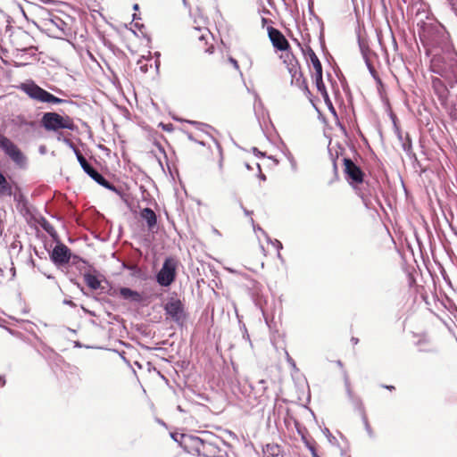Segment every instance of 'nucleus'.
<instances>
[{
  "instance_id": "nucleus-1",
  "label": "nucleus",
  "mask_w": 457,
  "mask_h": 457,
  "mask_svg": "<svg viewBox=\"0 0 457 457\" xmlns=\"http://www.w3.org/2000/svg\"><path fill=\"white\" fill-rule=\"evenodd\" d=\"M191 444L194 451L202 457H227L223 450L206 438L192 437Z\"/></svg>"
},
{
  "instance_id": "nucleus-2",
  "label": "nucleus",
  "mask_w": 457,
  "mask_h": 457,
  "mask_svg": "<svg viewBox=\"0 0 457 457\" xmlns=\"http://www.w3.org/2000/svg\"><path fill=\"white\" fill-rule=\"evenodd\" d=\"M66 142H68L71 145V146L73 148L76 157H77L81 168L92 179H94L96 183H98L102 187H104L112 192H115L117 194H120L119 189H117L113 185H112L109 181H107L100 173H98L94 168L91 167V165L87 162L86 158L81 154L79 150H78L77 148H75L73 146L72 143H71L69 140H66Z\"/></svg>"
},
{
  "instance_id": "nucleus-3",
  "label": "nucleus",
  "mask_w": 457,
  "mask_h": 457,
  "mask_svg": "<svg viewBox=\"0 0 457 457\" xmlns=\"http://www.w3.org/2000/svg\"><path fill=\"white\" fill-rule=\"evenodd\" d=\"M0 148L17 166L20 168L26 167V155L10 138L2 133H0Z\"/></svg>"
},
{
  "instance_id": "nucleus-4",
  "label": "nucleus",
  "mask_w": 457,
  "mask_h": 457,
  "mask_svg": "<svg viewBox=\"0 0 457 457\" xmlns=\"http://www.w3.org/2000/svg\"><path fill=\"white\" fill-rule=\"evenodd\" d=\"M21 88L30 98L41 103L61 104L65 102V100L54 96L34 82L23 83L21 84Z\"/></svg>"
},
{
  "instance_id": "nucleus-5",
  "label": "nucleus",
  "mask_w": 457,
  "mask_h": 457,
  "mask_svg": "<svg viewBox=\"0 0 457 457\" xmlns=\"http://www.w3.org/2000/svg\"><path fill=\"white\" fill-rule=\"evenodd\" d=\"M42 123L46 130H58L60 129H74V123L70 117H62L56 112H46L42 118Z\"/></svg>"
},
{
  "instance_id": "nucleus-6",
  "label": "nucleus",
  "mask_w": 457,
  "mask_h": 457,
  "mask_svg": "<svg viewBox=\"0 0 457 457\" xmlns=\"http://www.w3.org/2000/svg\"><path fill=\"white\" fill-rule=\"evenodd\" d=\"M177 262L173 258H166L156 275V281L162 287H169L176 278Z\"/></svg>"
},
{
  "instance_id": "nucleus-7",
  "label": "nucleus",
  "mask_w": 457,
  "mask_h": 457,
  "mask_svg": "<svg viewBox=\"0 0 457 457\" xmlns=\"http://www.w3.org/2000/svg\"><path fill=\"white\" fill-rule=\"evenodd\" d=\"M250 387L251 391L246 396V402L249 405L265 404L269 401L270 395L264 379H261L256 386Z\"/></svg>"
},
{
  "instance_id": "nucleus-8",
  "label": "nucleus",
  "mask_w": 457,
  "mask_h": 457,
  "mask_svg": "<svg viewBox=\"0 0 457 457\" xmlns=\"http://www.w3.org/2000/svg\"><path fill=\"white\" fill-rule=\"evenodd\" d=\"M344 171L351 186L356 187L363 182V172L351 159H344Z\"/></svg>"
},
{
  "instance_id": "nucleus-9",
  "label": "nucleus",
  "mask_w": 457,
  "mask_h": 457,
  "mask_svg": "<svg viewBox=\"0 0 457 457\" xmlns=\"http://www.w3.org/2000/svg\"><path fill=\"white\" fill-rule=\"evenodd\" d=\"M47 17L43 18L44 26L56 37L66 35L67 24L60 17L46 13Z\"/></svg>"
},
{
  "instance_id": "nucleus-10",
  "label": "nucleus",
  "mask_w": 457,
  "mask_h": 457,
  "mask_svg": "<svg viewBox=\"0 0 457 457\" xmlns=\"http://www.w3.org/2000/svg\"><path fill=\"white\" fill-rule=\"evenodd\" d=\"M71 250L64 244H57L50 253V259L55 265H63L70 262Z\"/></svg>"
},
{
  "instance_id": "nucleus-11",
  "label": "nucleus",
  "mask_w": 457,
  "mask_h": 457,
  "mask_svg": "<svg viewBox=\"0 0 457 457\" xmlns=\"http://www.w3.org/2000/svg\"><path fill=\"white\" fill-rule=\"evenodd\" d=\"M164 311L174 321H179L184 317V306L178 298H170L164 305Z\"/></svg>"
},
{
  "instance_id": "nucleus-12",
  "label": "nucleus",
  "mask_w": 457,
  "mask_h": 457,
  "mask_svg": "<svg viewBox=\"0 0 457 457\" xmlns=\"http://www.w3.org/2000/svg\"><path fill=\"white\" fill-rule=\"evenodd\" d=\"M287 71L291 76V85L297 87L305 94L309 95L310 90L301 71L300 64L295 65L292 68L287 69Z\"/></svg>"
},
{
  "instance_id": "nucleus-13",
  "label": "nucleus",
  "mask_w": 457,
  "mask_h": 457,
  "mask_svg": "<svg viewBox=\"0 0 457 457\" xmlns=\"http://www.w3.org/2000/svg\"><path fill=\"white\" fill-rule=\"evenodd\" d=\"M269 37L275 48L280 51H286L289 48V43L284 35L277 29L270 27L268 29Z\"/></svg>"
},
{
  "instance_id": "nucleus-14",
  "label": "nucleus",
  "mask_w": 457,
  "mask_h": 457,
  "mask_svg": "<svg viewBox=\"0 0 457 457\" xmlns=\"http://www.w3.org/2000/svg\"><path fill=\"white\" fill-rule=\"evenodd\" d=\"M314 80H315V84H316V87H317L318 91L321 94V96L324 98L325 102L329 104L330 110L334 113H336L335 109H334V107H333V105H332V104L330 102L328 91L326 89V86H325V84L323 82L322 72L314 73Z\"/></svg>"
},
{
  "instance_id": "nucleus-15",
  "label": "nucleus",
  "mask_w": 457,
  "mask_h": 457,
  "mask_svg": "<svg viewBox=\"0 0 457 457\" xmlns=\"http://www.w3.org/2000/svg\"><path fill=\"white\" fill-rule=\"evenodd\" d=\"M303 52L307 62L312 63L313 66L315 73L322 72V65L314 51L310 46H307Z\"/></svg>"
},
{
  "instance_id": "nucleus-16",
  "label": "nucleus",
  "mask_w": 457,
  "mask_h": 457,
  "mask_svg": "<svg viewBox=\"0 0 457 457\" xmlns=\"http://www.w3.org/2000/svg\"><path fill=\"white\" fill-rule=\"evenodd\" d=\"M140 217L145 220L149 230H153L155 228L157 224V217L152 209L146 207L141 210Z\"/></svg>"
},
{
  "instance_id": "nucleus-17",
  "label": "nucleus",
  "mask_w": 457,
  "mask_h": 457,
  "mask_svg": "<svg viewBox=\"0 0 457 457\" xmlns=\"http://www.w3.org/2000/svg\"><path fill=\"white\" fill-rule=\"evenodd\" d=\"M119 294L123 299L129 300L133 303H141L143 300V297L139 292L132 290L129 287H120L119 289Z\"/></svg>"
},
{
  "instance_id": "nucleus-18",
  "label": "nucleus",
  "mask_w": 457,
  "mask_h": 457,
  "mask_svg": "<svg viewBox=\"0 0 457 457\" xmlns=\"http://www.w3.org/2000/svg\"><path fill=\"white\" fill-rule=\"evenodd\" d=\"M191 37L197 38L199 41V47H204L207 45V40L211 37L210 31L207 29L194 28L191 32Z\"/></svg>"
},
{
  "instance_id": "nucleus-19",
  "label": "nucleus",
  "mask_w": 457,
  "mask_h": 457,
  "mask_svg": "<svg viewBox=\"0 0 457 457\" xmlns=\"http://www.w3.org/2000/svg\"><path fill=\"white\" fill-rule=\"evenodd\" d=\"M15 187H17L15 186ZM13 185L7 181L6 178L0 172V197L12 196L13 195Z\"/></svg>"
},
{
  "instance_id": "nucleus-20",
  "label": "nucleus",
  "mask_w": 457,
  "mask_h": 457,
  "mask_svg": "<svg viewBox=\"0 0 457 457\" xmlns=\"http://www.w3.org/2000/svg\"><path fill=\"white\" fill-rule=\"evenodd\" d=\"M263 457H284V454L278 445L269 444L263 449Z\"/></svg>"
},
{
  "instance_id": "nucleus-21",
  "label": "nucleus",
  "mask_w": 457,
  "mask_h": 457,
  "mask_svg": "<svg viewBox=\"0 0 457 457\" xmlns=\"http://www.w3.org/2000/svg\"><path fill=\"white\" fill-rule=\"evenodd\" d=\"M281 59L283 60V62L287 66V69L292 68L295 65L299 64L297 59L293 54L291 51H289V48L281 54Z\"/></svg>"
},
{
  "instance_id": "nucleus-22",
  "label": "nucleus",
  "mask_w": 457,
  "mask_h": 457,
  "mask_svg": "<svg viewBox=\"0 0 457 457\" xmlns=\"http://www.w3.org/2000/svg\"><path fill=\"white\" fill-rule=\"evenodd\" d=\"M83 277L88 287H90L93 290H97L100 288L101 281L98 279L96 276L91 273H85Z\"/></svg>"
},
{
  "instance_id": "nucleus-23",
  "label": "nucleus",
  "mask_w": 457,
  "mask_h": 457,
  "mask_svg": "<svg viewBox=\"0 0 457 457\" xmlns=\"http://www.w3.org/2000/svg\"><path fill=\"white\" fill-rule=\"evenodd\" d=\"M40 225L43 228V229L46 232H47L51 237H56V230L47 220L44 219L42 222H40Z\"/></svg>"
},
{
  "instance_id": "nucleus-24",
  "label": "nucleus",
  "mask_w": 457,
  "mask_h": 457,
  "mask_svg": "<svg viewBox=\"0 0 457 457\" xmlns=\"http://www.w3.org/2000/svg\"><path fill=\"white\" fill-rule=\"evenodd\" d=\"M228 62L233 65V67L238 71L239 70V65H238V62L236 59H234L233 57H229L228 58Z\"/></svg>"
},
{
  "instance_id": "nucleus-25",
  "label": "nucleus",
  "mask_w": 457,
  "mask_h": 457,
  "mask_svg": "<svg viewBox=\"0 0 457 457\" xmlns=\"http://www.w3.org/2000/svg\"><path fill=\"white\" fill-rule=\"evenodd\" d=\"M269 241H270V243L279 251L280 249H282V244L280 241L275 239L274 241H271L270 239H269Z\"/></svg>"
},
{
  "instance_id": "nucleus-26",
  "label": "nucleus",
  "mask_w": 457,
  "mask_h": 457,
  "mask_svg": "<svg viewBox=\"0 0 457 457\" xmlns=\"http://www.w3.org/2000/svg\"><path fill=\"white\" fill-rule=\"evenodd\" d=\"M286 356H287V362L294 368L295 369V362L294 361V360L291 358V356L289 355V353L287 352H286Z\"/></svg>"
},
{
  "instance_id": "nucleus-27",
  "label": "nucleus",
  "mask_w": 457,
  "mask_h": 457,
  "mask_svg": "<svg viewBox=\"0 0 457 457\" xmlns=\"http://www.w3.org/2000/svg\"><path fill=\"white\" fill-rule=\"evenodd\" d=\"M213 48H214V47H213V46L212 45V46H210L209 47L204 48V52L209 53V54H212V51H213Z\"/></svg>"
},
{
  "instance_id": "nucleus-28",
  "label": "nucleus",
  "mask_w": 457,
  "mask_h": 457,
  "mask_svg": "<svg viewBox=\"0 0 457 457\" xmlns=\"http://www.w3.org/2000/svg\"><path fill=\"white\" fill-rule=\"evenodd\" d=\"M253 151L254 154H256V155H263L262 153L258 151V149L255 147L253 149Z\"/></svg>"
},
{
  "instance_id": "nucleus-29",
  "label": "nucleus",
  "mask_w": 457,
  "mask_h": 457,
  "mask_svg": "<svg viewBox=\"0 0 457 457\" xmlns=\"http://www.w3.org/2000/svg\"><path fill=\"white\" fill-rule=\"evenodd\" d=\"M129 269L132 270V271H138V269L137 266H130Z\"/></svg>"
},
{
  "instance_id": "nucleus-30",
  "label": "nucleus",
  "mask_w": 457,
  "mask_h": 457,
  "mask_svg": "<svg viewBox=\"0 0 457 457\" xmlns=\"http://www.w3.org/2000/svg\"><path fill=\"white\" fill-rule=\"evenodd\" d=\"M352 342H353V345H357L359 340H358V338L353 337L352 338Z\"/></svg>"
},
{
  "instance_id": "nucleus-31",
  "label": "nucleus",
  "mask_w": 457,
  "mask_h": 457,
  "mask_svg": "<svg viewBox=\"0 0 457 457\" xmlns=\"http://www.w3.org/2000/svg\"><path fill=\"white\" fill-rule=\"evenodd\" d=\"M4 383H5V380L2 377H0V386H3L4 385Z\"/></svg>"
},
{
  "instance_id": "nucleus-32",
  "label": "nucleus",
  "mask_w": 457,
  "mask_h": 457,
  "mask_svg": "<svg viewBox=\"0 0 457 457\" xmlns=\"http://www.w3.org/2000/svg\"><path fill=\"white\" fill-rule=\"evenodd\" d=\"M140 69H141V71L143 72H146L147 71V68L145 66H141Z\"/></svg>"
},
{
  "instance_id": "nucleus-33",
  "label": "nucleus",
  "mask_w": 457,
  "mask_h": 457,
  "mask_svg": "<svg viewBox=\"0 0 457 457\" xmlns=\"http://www.w3.org/2000/svg\"><path fill=\"white\" fill-rule=\"evenodd\" d=\"M385 387H386V389H389V390H392V389H394V388H395L393 386H385Z\"/></svg>"
},
{
  "instance_id": "nucleus-34",
  "label": "nucleus",
  "mask_w": 457,
  "mask_h": 457,
  "mask_svg": "<svg viewBox=\"0 0 457 457\" xmlns=\"http://www.w3.org/2000/svg\"><path fill=\"white\" fill-rule=\"evenodd\" d=\"M244 212H245V213L246 215H250V214L252 213V212H249V211H247V210H245V209L244 210Z\"/></svg>"
},
{
  "instance_id": "nucleus-35",
  "label": "nucleus",
  "mask_w": 457,
  "mask_h": 457,
  "mask_svg": "<svg viewBox=\"0 0 457 457\" xmlns=\"http://www.w3.org/2000/svg\"><path fill=\"white\" fill-rule=\"evenodd\" d=\"M64 303H67V304H71V305L73 304L71 301H65Z\"/></svg>"
},
{
  "instance_id": "nucleus-36",
  "label": "nucleus",
  "mask_w": 457,
  "mask_h": 457,
  "mask_svg": "<svg viewBox=\"0 0 457 457\" xmlns=\"http://www.w3.org/2000/svg\"><path fill=\"white\" fill-rule=\"evenodd\" d=\"M260 178H261L262 180H265V179H266V178H265V176H264L263 174H262V175L260 176Z\"/></svg>"
},
{
  "instance_id": "nucleus-37",
  "label": "nucleus",
  "mask_w": 457,
  "mask_h": 457,
  "mask_svg": "<svg viewBox=\"0 0 457 457\" xmlns=\"http://www.w3.org/2000/svg\"><path fill=\"white\" fill-rule=\"evenodd\" d=\"M251 222L253 225H254V221H253V218H251ZM253 228L255 229V226H253Z\"/></svg>"
},
{
  "instance_id": "nucleus-38",
  "label": "nucleus",
  "mask_w": 457,
  "mask_h": 457,
  "mask_svg": "<svg viewBox=\"0 0 457 457\" xmlns=\"http://www.w3.org/2000/svg\"><path fill=\"white\" fill-rule=\"evenodd\" d=\"M258 230L262 231L264 234V231L262 229V228L258 227Z\"/></svg>"
}]
</instances>
